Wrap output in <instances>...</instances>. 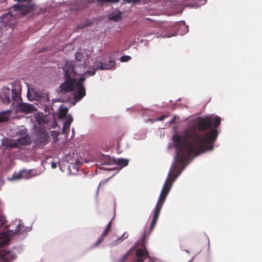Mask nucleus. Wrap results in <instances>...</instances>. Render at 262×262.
Returning <instances> with one entry per match:
<instances>
[{
    "label": "nucleus",
    "instance_id": "nucleus-4",
    "mask_svg": "<svg viewBox=\"0 0 262 262\" xmlns=\"http://www.w3.org/2000/svg\"><path fill=\"white\" fill-rule=\"evenodd\" d=\"M173 28L174 29H178V30L177 32H174L172 34L164 36L167 37H170L176 35L179 31L181 35L184 34L188 32V27L186 25L185 21H181L176 23L173 25Z\"/></svg>",
    "mask_w": 262,
    "mask_h": 262
},
{
    "label": "nucleus",
    "instance_id": "nucleus-34",
    "mask_svg": "<svg viewBox=\"0 0 262 262\" xmlns=\"http://www.w3.org/2000/svg\"><path fill=\"white\" fill-rule=\"evenodd\" d=\"M112 228V221H111L110 223L108 224L107 226H106L105 229L108 231V232H110Z\"/></svg>",
    "mask_w": 262,
    "mask_h": 262
},
{
    "label": "nucleus",
    "instance_id": "nucleus-21",
    "mask_svg": "<svg viewBox=\"0 0 262 262\" xmlns=\"http://www.w3.org/2000/svg\"><path fill=\"white\" fill-rule=\"evenodd\" d=\"M114 162L116 163L118 166H120L121 167H125L127 166L128 164V160L127 159H118V160H114Z\"/></svg>",
    "mask_w": 262,
    "mask_h": 262
},
{
    "label": "nucleus",
    "instance_id": "nucleus-24",
    "mask_svg": "<svg viewBox=\"0 0 262 262\" xmlns=\"http://www.w3.org/2000/svg\"><path fill=\"white\" fill-rule=\"evenodd\" d=\"M26 173V171H22L17 174H14L12 177L11 179L13 180H19L24 177V173Z\"/></svg>",
    "mask_w": 262,
    "mask_h": 262
},
{
    "label": "nucleus",
    "instance_id": "nucleus-16",
    "mask_svg": "<svg viewBox=\"0 0 262 262\" xmlns=\"http://www.w3.org/2000/svg\"><path fill=\"white\" fill-rule=\"evenodd\" d=\"M37 140L39 142H43L47 141L48 136L45 130L40 131L36 133Z\"/></svg>",
    "mask_w": 262,
    "mask_h": 262
},
{
    "label": "nucleus",
    "instance_id": "nucleus-11",
    "mask_svg": "<svg viewBox=\"0 0 262 262\" xmlns=\"http://www.w3.org/2000/svg\"><path fill=\"white\" fill-rule=\"evenodd\" d=\"M13 8L15 11H19L24 15L30 12L32 9V7L30 5H20L16 4L14 6Z\"/></svg>",
    "mask_w": 262,
    "mask_h": 262
},
{
    "label": "nucleus",
    "instance_id": "nucleus-35",
    "mask_svg": "<svg viewBox=\"0 0 262 262\" xmlns=\"http://www.w3.org/2000/svg\"><path fill=\"white\" fill-rule=\"evenodd\" d=\"M125 2V3H130L132 2H139L140 0H123Z\"/></svg>",
    "mask_w": 262,
    "mask_h": 262
},
{
    "label": "nucleus",
    "instance_id": "nucleus-38",
    "mask_svg": "<svg viewBox=\"0 0 262 262\" xmlns=\"http://www.w3.org/2000/svg\"><path fill=\"white\" fill-rule=\"evenodd\" d=\"M51 166H52V167L53 168H55L57 167L56 164L55 163H54V162H53L52 163Z\"/></svg>",
    "mask_w": 262,
    "mask_h": 262
},
{
    "label": "nucleus",
    "instance_id": "nucleus-32",
    "mask_svg": "<svg viewBox=\"0 0 262 262\" xmlns=\"http://www.w3.org/2000/svg\"><path fill=\"white\" fill-rule=\"evenodd\" d=\"M168 115H163L161 116L160 117L158 118L156 120L157 121H162L165 119V118L168 117Z\"/></svg>",
    "mask_w": 262,
    "mask_h": 262
},
{
    "label": "nucleus",
    "instance_id": "nucleus-22",
    "mask_svg": "<svg viewBox=\"0 0 262 262\" xmlns=\"http://www.w3.org/2000/svg\"><path fill=\"white\" fill-rule=\"evenodd\" d=\"M7 146L9 148H17L19 147L17 140H10L7 143Z\"/></svg>",
    "mask_w": 262,
    "mask_h": 262
},
{
    "label": "nucleus",
    "instance_id": "nucleus-6",
    "mask_svg": "<svg viewBox=\"0 0 262 262\" xmlns=\"http://www.w3.org/2000/svg\"><path fill=\"white\" fill-rule=\"evenodd\" d=\"M1 21L5 27L12 26L15 20V17L10 13L7 12L4 14L1 17Z\"/></svg>",
    "mask_w": 262,
    "mask_h": 262
},
{
    "label": "nucleus",
    "instance_id": "nucleus-29",
    "mask_svg": "<svg viewBox=\"0 0 262 262\" xmlns=\"http://www.w3.org/2000/svg\"><path fill=\"white\" fill-rule=\"evenodd\" d=\"M131 59V57L128 55L123 56L121 57L120 60L122 62H127Z\"/></svg>",
    "mask_w": 262,
    "mask_h": 262
},
{
    "label": "nucleus",
    "instance_id": "nucleus-2",
    "mask_svg": "<svg viewBox=\"0 0 262 262\" xmlns=\"http://www.w3.org/2000/svg\"><path fill=\"white\" fill-rule=\"evenodd\" d=\"M64 81L58 88L59 93L66 94L74 92V99L80 101L86 95L83 82L85 80L84 73L85 67L84 64H73L67 63L63 68Z\"/></svg>",
    "mask_w": 262,
    "mask_h": 262
},
{
    "label": "nucleus",
    "instance_id": "nucleus-8",
    "mask_svg": "<svg viewBox=\"0 0 262 262\" xmlns=\"http://www.w3.org/2000/svg\"><path fill=\"white\" fill-rule=\"evenodd\" d=\"M207 2V0H181L179 2L184 6H190L194 7L204 5ZM179 2V1H177Z\"/></svg>",
    "mask_w": 262,
    "mask_h": 262
},
{
    "label": "nucleus",
    "instance_id": "nucleus-25",
    "mask_svg": "<svg viewBox=\"0 0 262 262\" xmlns=\"http://www.w3.org/2000/svg\"><path fill=\"white\" fill-rule=\"evenodd\" d=\"M132 250H130L127 251L125 254H124L118 261V262H125L128 256L131 254Z\"/></svg>",
    "mask_w": 262,
    "mask_h": 262
},
{
    "label": "nucleus",
    "instance_id": "nucleus-31",
    "mask_svg": "<svg viewBox=\"0 0 262 262\" xmlns=\"http://www.w3.org/2000/svg\"><path fill=\"white\" fill-rule=\"evenodd\" d=\"M6 220L4 216H0V227H2L5 223Z\"/></svg>",
    "mask_w": 262,
    "mask_h": 262
},
{
    "label": "nucleus",
    "instance_id": "nucleus-28",
    "mask_svg": "<svg viewBox=\"0 0 262 262\" xmlns=\"http://www.w3.org/2000/svg\"><path fill=\"white\" fill-rule=\"evenodd\" d=\"M93 71L88 70L86 72H84V75L85 76V75L86 74H89L91 76L94 75L95 74L96 71L97 70V69H96V67H95L93 68Z\"/></svg>",
    "mask_w": 262,
    "mask_h": 262
},
{
    "label": "nucleus",
    "instance_id": "nucleus-1",
    "mask_svg": "<svg viewBox=\"0 0 262 262\" xmlns=\"http://www.w3.org/2000/svg\"><path fill=\"white\" fill-rule=\"evenodd\" d=\"M219 116L199 117L194 121L195 127L186 129L183 137L175 135L173 142L176 148L175 161L184 164L192 154L198 156L206 150H212L218 136L216 129L221 124Z\"/></svg>",
    "mask_w": 262,
    "mask_h": 262
},
{
    "label": "nucleus",
    "instance_id": "nucleus-39",
    "mask_svg": "<svg viewBox=\"0 0 262 262\" xmlns=\"http://www.w3.org/2000/svg\"><path fill=\"white\" fill-rule=\"evenodd\" d=\"M89 2L90 3H93L94 2L95 0H88Z\"/></svg>",
    "mask_w": 262,
    "mask_h": 262
},
{
    "label": "nucleus",
    "instance_id": "nucleus-19",
    "mask_svg": "<svg viewBox=\"0 0 262 262\" xmlns=\"http://www.w3.org/2000/svg\"><path fill=\"white\" fill-rule=\"evenodd\" d=\"M41 95H42V94L40 93H35V92H34L33 91H31L29 90L28 92V93H27V97L29 99L31 100V99H34L35 98H37V99L41 97Z\"/></svg>",
    "mask_w": 262,
    "mask_h": 262
},
{
    "label": "nucleus",
    "instance_id": "nucleus-26",
    "mask_svg": "<svg viewBox=\"0 0 262 262\" xmlns=\"http://www.w3.org/2000/svg\"><path fill=\"white\" fill-rule=\"evenodd\" d=\"M0 239H3L5 243L9 241V237L8 234L5 232L0 233Z\"/></svg>",
    "mask_w": 262,
    "mask_h": 262
},
{
    "label": "nucleus",
    "instance_id": "nucleus-12",
    "mask_svg": "<svg viewBox=\"0 0 262 262\" xmlns=\"http://www.w3.org/2000/svg\"><path fill=\"white\" fill-rule=\"evenodd\" d=\"M23 137L17 139L18 145H27L31 143V139L28 135L27 134V130H23Z\"/></svg>",
    "mask_w": 262,
    "mask_h": 262
},
{
    "label": "nucleus",
    "instance_id": "nucleus-36",
    "mask_svg": "<svg viewBox=\"0 0 262 262\" xmlns=\"http://www.w3.org/2000/svg\"><path fill=\"white\" fill-rule=\"evenodd\" d=\"M125 234H126V233L124 232L123 234V235H122V236L118 241H122L124 239L128 237V235H127L126 236H125Z\"/></svg>",
    "mask_w": 262,
    "mask_h": 262
},
{
    "label": "nucleus",
    "instance_id": "nucleus-27",
    "mask_svg": "<svg viewBox=\"0 0 262 262\" xmlns=\"http://www.w3.org/2000/svg\"><path fill=\"white\" fill-rule=\"evenodd\" d=\"M75 59L77 60V61H81V59L83 57V54L80 53V52H76L75 53Z\"/></svg>",
    "mask_w": 262,
    "mask_h": 262
},
{
    "label": "nucleus",
    "instance_id": "nucleus-17",
    "mask_svg": "<svg viewBox=\"0 0 262 262\" xmlns=\"http://www.w3.org/2000/svg\"><path fill=\"white\" fill-rule=\"evenodd\" d=\"M109 232H108L106 229H105V230L100 235V236L99 237V238L98 239V240L94 244V247H98V246H99L100 245V244H101L103 242L105 237L108 235Z\"/></svg>",
    "mask_w": 262,
    "mask_h": 262
},
{
    "label": "nucleus",
    "instance_id": "nucleus-7",
    "mask_svg": "<svg viewBox=\"0 0 262 262\" xmlns=\"http://www.w3.org/2000/svg\"><path fill=\"white\" fill-rule=\"evenodd\" d=\"M15 258V255L10 250H0V262H9Z\"/></svg>",
    "mask_w": 262,
    "mask_h": 262
},
{
    "label": "nucleus",
    "instance_id": "nucleus-18",
    "mask_svg": "<svg viewBox=\"0 0 262 262\" xmlns=\"http://www.w3.org/2000/svg\"><path fill=\"white\" fill-rule=\"evenodd\" d=\"M72 121L73 118L71 116H69L68 118H67L66 121V122H64L63 125L62 131L63 133H65L67 131L69 130L70 126Z\"/></svg>",
    "mask_w": 262,
    "mask_h": 262
},
{
    "label": "nucleus",
    "instance_id": "nucleus-5",
    "mask_svg": "<svg viewBox=\"0 0 262 262\" xmlns=\"http://www.w3.org/2000/svg\"><path fill=\"white\" fill-rule=\"evenodd\" d=\"M136 258L135 262H144L149 257V254L145 247L140 248L136 251Z\"/></svg>",
    "mask_w": 262,
    "mask_h": 262
},
{
    "label": "nucleus",
    "instance_id": "nucleus-37",
    "mask_svg": "<svg viewBox=\"0 0 262 262\" xmlns=\"http://www.w3.org/2000/svg\"><path fill=\"white\" fill-rule=\"evenodd\" d=\"M82 162L79 160H76L75 162V164L76 166H79L80 165L82 164Z\"/></svg>",
    "mask_w": 262,
    "mask_h": 262
},
{
    "label": "nucleus",
    "instance_id": "nucleus-20",
    "mask_svg": "<svg viewBox=\"0 0 262 262\" xmlns=\"http://www.w3.org/2000/svg\"><path fill=\"white\" fill-rule=\"evenodd\" d=\"M121 13L119 11H114L109 16V19L117 21L121 17Z\"/></svg>",
    "mask_w": 262,
    "mask_h": 262
},
{
    "label": "nucleus",
    "instance_id": "nucleus-30",
    "mask_svg": "<svg viewBox=\"0 0 262 262\" xmlns=\"http://www.w3.org/2000/svg\"><path fill=\"white\" fill-rule=\"evenodd\" d=\"M97 1L99 2H101L103 3H117L119 1V0H97Z\"/></svg>",
    "mask_w": 262,
    "mask_h": 262
},
{
    "label": "nucleus",
    "instance_id": "nucleus-10",
    "mask_svg": "<svg viewBox=\"0 0 262 262\" xmlns=\"http://www.w3.org/2000/svg\"><path fill=\"white\" fill-rule=\"evenodd\" d=\"M115 65L114 60H110L108 63H103L101 61L97 60L95 63L94 67L97 69L108 70L110 69Z\"/></svg>",
    "mask_w": 262,
    "mask_h": 262
},
{
    "label": "nucleus",
    "instance_id": "nucleus-15",
    "mask_svg": "<svg viewBox=\"0 0 262 262\" xmlns=\"http://www.w3.org/2000/svg\"><path fill=\"white\" fill-rule=\"evenodd\" d=\"M11 99L14 101H17L20 99V92L19 89L13 88L11 90Z\"/></svg>",
    "mask_w": 262,
    "mask_h": 262
},
{
    "label": "nucleus",
    "instance_id": "nucleus-13",
    "mask_svg": "<svg viewBox=\"0 0 262 262\" xmlns=\"http://www.w3.org/2000/svg\"><path fill=\"white\" fill-rule=\"evenodd\" d=\"M2 100L3 103L8 104L11 99V93L10 89H6L4 93L1 95Z\"/></svg>",
    "mask_w": 262,
    "mask_h": 262
},
{
    "label": "nucleus",
    "instance_id": "nucleus-14",
    "mask_svg": "<svg viewBox=\"0 0 262 262\" xmlns=\"http://www.w3.org/2000/svg\"><path fill=\"white\" fill-rule=\"evenodd\" d=\"M11 113L12 112L11 110H8L0 112V122L7 121Z\"/></svg>",
    "mask_w": 262,
    "mask_h": 262
},
{
    "label": "nucleus",
    "instance_id": "nucleus-23",
    "mask_svg": "<svg viewBox=\"0 0 262 262\" xmlns=\"http://www.w3.org/2000/svg\"><path fill=\"white\" fill-rule=\"evenodd\" d=\"M68 112L67 107H63L60 109L59 111V116L61 119H63L66 117Z\"/></svg>",
    "mask_w": 262,
    "mask_h": 262
},
{
    "label": "nucleus",
    "instance_id": "nucleus-33",
    "mask_svg": "<svg viewBox=\"0 0 262 262\" xmlns=\"http://www.w3.org/2000/svg\"><path fill=\"white\" fill-rule=\"evenodd\" d=\"M112 228V221H111L110 223L108 224L107 226H106L105 229L108 231V232H110Z\"/></svg>",
    "mask_w": 262,
    "mask_h": 262
},
{
    "label": "nucleus",
    "instance_id": "nucleus-3",
    "mask_svg": "<svg viewBox=\"0 0 262 262\" xmlns=\"http://www.w3.org/2000/svg\"><path fill=\"white\" fill-rule=\"evenodd\" d=\"M178 170L177 168H176L175 164L171 166L170 168L168 174L163 185L158 202L154 209V215L150 224V231L154 228L157 222L163 205L165 201L167 196L172 186L173 182L181 172V171H179L178 174L176 175V173Z\"/></svg>",
    "mask_w": 262,
    "mask_h": 262
},
{
    "label": "nucleus",
    "instance_id": "nucleus-9",
    "mask_svg": "<svg viewBox=\"0 0 262 262\" xmlns=\"http://www.w3.org/2000/svg\"><path fill=\"white\" fill-rule=\"evenodd\" d=\"M19 111L27 114L31 113L36 110V107L33 104L21 102L19 104Z\"/></svg>",
    "mask_w": 262,
    "mask_h": 262
},
{
    "label": "nucleus",
    "instance_id": "nucleus-40",
    "mask_svg": "<svg viewBox=\"0 0 262 262\" xmlns=\"http://www.w3.org/2000/svg\"><path fill=\"white\" fill-rule=\"evenodd\" d=\"M188 262H192V259L190 260Z\"/></svg>",
    "mask_w": 262,
    "mask_h": 262
}]
</instances>
